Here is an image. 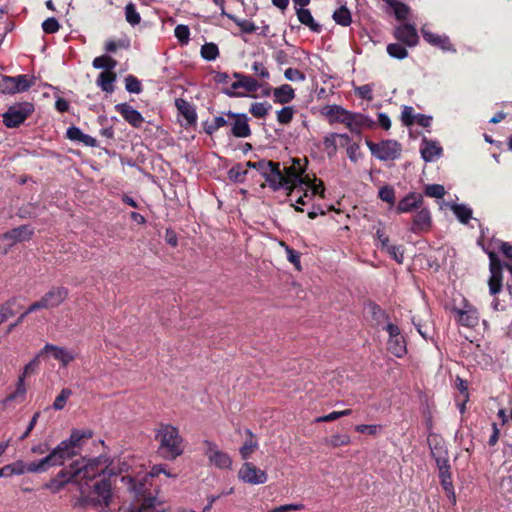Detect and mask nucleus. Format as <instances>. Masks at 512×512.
Instances as JSON below:
<instances>
[{"mask_svg": "<svg viewBox=\"0 0 512 512\" xmlns=\"http://www.w3.org/2000/svg\"><path fill=\"white\" fill-rule=\"evenodd\" d=\"M92 436L93 432L90 429L73 430L68 439L61 441L47 456L39 460L43 472L50 467L63 465L67 459L77 454V448L81 446L82 440Z\"/></svg>", "mask_w": 512, "mask_h": 512, "instance_id": "nucleus-1", "label": "nucleus"}, {"mask_svg": "<svg viewBox=\"0 0 512 512\" xmlns=\"http://www.w3.org/2000/svg\"><path fill=\"white\" fill-rule=\"evenodd\" d=\"M158 454L166 460H175L185 451V440L179 429L168 423H160L155 430Z\"/></svg>", "mask_w": 512, "mask_h": 512, "instance_id": "nucleus-2", "label": "nucleus"}, {"mask_svg": "<svg viewBox=\"0 0 512 512\" xmlns=\"http://www.w3.org/2000/svg\"><path fill=\"white\" fill-rule=\"evenodd\" d=\"M42 356L43 355H39L38 352L35 357L24 366L22 373L18 376L15 391L0 401V412L13 408V403H22L25 401L27 393L25 379L37 372L40 364V357Z\"/></svg>", "mask_w": 512, "mask_h": 512, "instance_id": "nucleus-3", "label": "nucleus"}, {"mask_svg": "<svg viewBox=\"0 0 512 512\" xmlns=\"http://www.w3.org/2000/svg\"><path fill=\"white\" fill-rule=\"evenodd\" d=\"M165 474L168 477H171L172 475L166 471L165 465H155L152 467L151 471L146 474L143 478L136 480L130 477H122V481L128 480L130 486V489L135 493V495L142 497V501L145 500L146 495H154L156 493V489L152 488V483L150 480L158 476L159 474Z\"/></svg>", "mask_w": 512, "mask_h": 512, "instance_id": "nucleus-4", "label": "nucleus"}, {"mask_svg": "<svg viewBox=\"0 0 512 512\" xmlns=\"http://www.w3.org/2000/svg\"><path fill=\"white\" fill-rule=\"evenodd\" d=\"M81 499L80 504L83 506L92 505L97 506L109 504L111 499V484L109 480L102 479L93 485L92 490L86 494L83 487H80Z\"/></svg>", "mask_w": 512, "mask_h": 512, "instance_id": "nucleus-5", "label": "nucleus"}, {"mask_svg": "<svg viewBox=\"0 0 512 512\" xmlns=\"http://www.w3.org/2000/svg\"><path fill=\"white\" fill-rule=\"evenodd\" d=\"M460 298L459 304H456V299H454L453 304L449 307L450 311L454 314L455 321L464 327H476L480 319L478 310L465 298L461 296Z\"/></svg>", "mask_w": 512, "mask_h": 512, "instance_id": "nucleus-6", "label": "nucleus"}, {"mask_svg": "<svg viewBox=\"0 0 512 512\" xmlns=\"http://www.w3.org/2000/svg\"><path fill=\"white\" fill-rule=\"evenodd\" d=\"M76 475H78L80 486L83 480H92L95 476L103 473L108 469L107 459L104 457H97L93 459H82L74 463Z\"/></svg>", "mask_w": 512, "mask_h": 512, "instance_id": "nucleus-7", "label": "nucleus"}, {"mask_svg": "<svg viewBox=\"0 0 512 512\" xmlns=\"http://www.w3.org/2000/svg\"><path fill=\"white\" fill-rule=\"evenodd\" d=\"M34 234L29 225H21L0 235V253L7 254L16 244L29 241Z\"/></svg>", "mask_w": 512, "mask_h": 512, "instance_id": "nucleus-8", "label": "nucleus"}, {"mask_svg": "<svg viewBox=\"0 0 512 512\" xmlns=\"http://www.w3.org/2000/svg\"><path fill=\"white\" fill-rule=\"evenodd\" d=\"M371 154L381 161L394 160L399 157L401 147L394 140H383L380 143H374L371 140L365 141Z\"/></svg>", "mask_w": 512, "mask_h": 512, "instance_id": "nucleus-9", "label": "nucleus"}, {"mask_svg": "<svg viewBox=\"0 0 512 512\" xmlns=\"http://www.w3.org/2000/svg\"><path fill=\"white\" fill-rule=\"evenodd\" d=\"M33 111L34 106L29 102L14 104L3 114V123L8 128L18 127Z\"/></svg>", "mask_w": 512, "mask_h": 512, "instance_id": "nucleus-10", "label": "nucleus"}, {"mask_svg": "<svg viewBox=\"0 0 512 512\" xmlns=\"http://www.w3.org/2000/svg\"><path fill=\"white\" fill-rule=\"evenodd\" d=\"M304 172L305 167L302 164V160L299 158L292 159V164L289 167H286L283 173L284 179L287 181L286 189L289 190V192L293 191L297 187L308 185L306 176H303Z\"/></svg>", "mask_w": 512, "mask_h": 512, "instance_id": "nucleus-11", "label": "nucleus"}, {"mask_svg": "<svg viewBox=\"0 0 512 512\" xmlns=\"http://www.w3.org/2000/svg\"><path fill=\"white\" fill-rule=\"evenodd\" d=\"M34 84L33 79L22 74L15 77L3 76L0 79V92L3 94H15L29 90Z\"/></svg>", "mask_w": 512, "mask_h": 512, "instance_id": "nucleus-12", "label": "nucleus"}, {"mask_svg": "<svg viewBox=\"0 0 512 512\" xmlns=\"http://www.w3.org/2000/svg\"><path fill=\"white\" fill-rule=\"evenodd\" d=\"M203 453L208 458L209 463L219 469H229L232 465L230 456L220 450L216 443L210 440L202 442Z\"/></svg>", "mask_w": 512, "mask_h": 512, "instance_id": "nucleus-13", "label": "nucleus"}, {"mask_svg": "<svg viewBox=\"0 0 512 512\" xmlns=\"http://www.w3.org/2000/svg\"><path fill=\"white\" fill-rule=\"evenodd\" d=\"M385 330L389 334L387 349L396 357L400 358L406 354V341L401 335L400 328L397 325L388 323Z\"/></svg>", "mask_w": 512, "mask_h": 512, "instance_id": "nucleus-14", "label": "nucleus"}, {"mask_svg": "<svg viewBox=\"0 0 512 512\" xmlns=\"http://www.w3.org/2000/svg\"><path fill=\"white\" fill-rule=\"evenodd\" d=\"M238 478L251 485L264 484L268 480L267 473L251 462H245L238 471Z\"/></svg>", "mask_w": 512, "mask_h": 512, "instance_id": "nucleus-15", "label": "nucleus"}, {"mask_svg": "<svg viewBox=\"0 0 512 512\" xmlns=\"http://www.w3.org/2000/svg\"><path fill=\"white\" fill-rule=\"evenodd\" d=\"M1 469L3 471V477L23 475L25 473H43V469L39 461L26 464L22 460H17L13 463L5 465Z\"/></svg>", "mask_w": 512, "mask_h": 512, "instance_id": "nucleus-16", "label": "nucleus"}, {"mask_svg": "<svg viewBox=\"0 0 512 512\" xmlns=\"http://www.w3.org/2000/svg\"><path fill=\"white\" fill-rule=\"evenodd\" d=\"M50 353L51 356L60 362L62 367H66L70 362L75 360L76 354L74 351L69 350L62 346H57L47 343L40 351L39 355H45Z\"/></svg>", "mask_w": 512, "mask_h": 512, "instance_id": "nucleus-17", "label": "nucleus"}, {"mask_svg": "<svg viewBox=\"0 0 512 512\" xmlns=\"http://www.w3.org/2000/svg\"><path fill=\"white\" fill-rule=\"evenodd\" d=\"M226 116L231 118V133L235 137L246 138L251 135V129L246 114H237L229 111L226 113Z\"/></svg>", "mask_w": 512, "mask_h": 512, "instance_id": "nucleus-18", "label": "nucleus"}, {"mask_svg": "<svg viewBox=\"0 0 512 512\" xmlns=\"http://www.w3.org/2000/svg\"><path fill=\"white\" fill-rule=\"evenodd\" d=\"M437 450L438 455L436 456V452L432 450L433 456H435L436 463L439 469V476L441 479V484L445 491L452 492L453 485L451 480V475L449 473V463L448 460L442 455V449L441 448H435Z\"/></svg>", "mask_w": 512, "mask_h": 512, "instance_id": "nucleus-19", "label": "nucleus"}, {"mask_svg": "<svg viewBox=\"0 0 512 512\" xmlns=\"http://www.w3.org/2000/svg\"><path fill=\"white\" fill-rule=\"evenodd\" d=\"M341 120L342 124H344L351 132L357 134H360L362 129L369 128L373 124L372 120L360 113L349 112L347 116Z\"/></svg>", "mask_w": 512, "mask_h": 512, "instance_id": "nucleus-20", "label": "nucleus"}, {"mask_svg": "<svg viewBox=\"0 0 512 512\" xmlns=\"http://www.w3.org/2000/svg\"><path fill=\"white\" fill-rule=\"evenodd\" d=\"M69 291L62 286H54L47 291L41 298L46 309L60 306L68 297Z\"/></svg>", "mask_w": 512, "mask_h": 512, "instance_id": "nucleus-21", "label": "nucleus"}, {"mask_svg": "<svg viewBox=\"0 0 512 512\" xmlns=\"http://www.w3.org/2000/svg\"><path fill=\"white\" fill-rule=\"evenodd\" d=\"M115 110L125 119V121L135 128H140L144 123V118L141 113L127 103L115 105Z\"/></svg>", "mask_w": 512, "mask_h": 512, "instance_id": "nucleus-22", "label": "nucleus"}, {"mask_svg": "<svg viewBox=\"0 0 512 512\" xmlns=\"http://www.w3.org/2000/svg\"><path fill=\"white\" fill-rule=\"evenodd\" d=\"M394 35L396 39L403 42L409 47L417 45L419 37L416 28L410 24H403L395 29Z\"/></svg>", "mask_w": 512, "mask_h": 512, "instance_id": "nucleus-23", "label": "nucleus"}, {"mask_svg": "<svg viewBox=\"0 0 512 512\" xmlns=\"http://www.w3.org/2000/svg\"><path fill=\"white\" fill-rule=\"evenodd\" d=\"M431 214L427 208H421L413 217L412 226L410 230L413 233H420L430 229L431 227Z\"/></svg>", "mask_w": 512, "mask_h": 512, "instance_id": "nucleus-24", "label": "nucleus"}, {"mask_svg": "<svg viewBox=\"0 0 512 512\" xmlns=\"http://www.w3.org/2000/svg\"><path fill=\"white\" fill-rule=\"evenodd\" d=\"M423 202V197L421 194L417 193H409L403 199H401L396 207V212L398 214L411 212L414 209H418L421 207Z\"/></svg>", "mask_w": 512, "mask_h": 512, "instance_id": "nucleus-25", "label": "nucleus"}, {"mask_svg": "<svg viewBox=\"0 0 512 512\" xmlns=\"http://www.w3.org/2000/svg\"><path fill=\"white\" fill-rule=\"evenodd\" d=\"M268 185L274 190L277 191L280 188H285L287 186V181L284 179V174L280 170L279 163H275L272 166V169L269 170L268 174L264 177Z\"/></svg>", "mask_w": 512, "mask_h": 512, "instance_id": "nucleus-26", "label": "nucleus"}, {"mask_svg": "<svg viewBox=\"0 0 512 512\" xmlns=\"http://www.w3.org/2000/svg\"><path fill=\"white\" fill-rule=\"evenodd\" d=\"M420 151L424 161L431 162L441 156L442 147L435 141L423 139Z\"/></svg>", "mask_w": 512, "mask_h": 512, "instance_id": "nucleus-27", "label": "nucleus"}, {"mask_svg": "<svg viewBox=\"0 0 512 512\" xmlns=\"http://www.w3.org/2000/svg\"><path fill=\"white\" fill-rule=\"evenodd\" d=\"M421 32H422V35H423V38L425 39V41H427L431 45L437 46L444 51L453 50L452 45L447 36H441V35L434 34L432 32H429L428 30H426L424 27L421 29Z\"/></svg>", "mask_w": 512, "mask_h": 512, "instance_id": "nucleus-28", "label": "nucleus"}, {"mask_svg": "<svg viewBox=\"0 0 512 512\" xmlns=\"http://www.w3.org/2000/svg\"><path fill=\"white\" fill-rule=\"evenodd\" d=\"M296 15L299 22L307 26L311 31L319 33L321 31V25L316 22L309 9L305 7H296Z\"/></svg>", "mask_w": 512, "mask_h": 512, "instance_id": "nucleus-29", "label": "nucleus"}, {"mask_svg": "<svg viewBox=\"0 0 512 512\" xmlns=\"http://www.w3.org/2000/svg\"><path fill=\"white\" fill-rule=\"evenodd\" d=\"M67 137L73 141H79L86 146H96V139L90 135L84 134L78 127L72 126L67 129Z\"/></svg>", "mask_w": 512, "mask_h": 512, "instance_id": "nucleus-30", "label": "nucleus"}, {"mask_svg": "<svg viewBox=\"0 0 512 512\" xmlns=\"http://www.w3.org/2000/svg\"><path fill=\"white\" fill-rule=\"evenodd\" d=\"M116 81V74L113 71H103L99 74L96 84L103 91L112 93L114 91V82Z\"/></svg>", "mask_w": 512, "mask_h": 512, "instance_id": "nucleus-31", "label": "nucleus"}, {"mask_svg": "<svg viewBox=\"0 0 512 512\" xmlns=\"http://www.w3.org/2000/svg\"><path fill=\"white\" fill-rule=\"evenodd\" d=\"M275 102L286 104L292 101L295 97L294 89L288 85L283 84L274 89Z\"/></svg>", "mask_w": 512, "mask_h": 512, "instance_id": "nucleus-32", "label": "nucleus"}, {"mask_svg": "<svg viewBox=\"0 0 512 512\" xmlns=\"http://www.w3.org/2000/svg\"><path fill=\"white\" fill-rule=\"evenodd\" d=\"M233 77L238 79L240 88L249 93H254L260 88V84L252 76L236 72L233 74Z\"/></svg>", "mask_w": 512, "mask_h": 512, "instance_id": "nucleus-33", "label": "nucleus"}, {"mask_svg": "<svg viewBox=\"0 0 512 512\" xmlns=\"http://www.w3.org/2000/svg\"><path fill=\"white\" fill-rule=\"evenodd\" d=\"M348 113L349 111L339 105H328L325 107V115L329 118L331 123H342L341 119H344Z\"/></svg>", "mask_w": 512, "mask_h": 512, "instance_id": "nucleus-34", "label": "nucleus"}, {"mask_svg": "<svg viewBox=\"0 0 512 512\" xmlns=\"http://www.w3.org/2000/svg\"><path fill=\"white\" fill-rule=\"evenodd\" d=\"M176 106L189 124L195 123L197 115L195 109L185 100L177 99Z\"/></svg>", "mask_w": 512, "mask_h": 512, "instance_id": "nucleus-35", "label": "nucleus"}, {"mask_svg": "<svg viewBox=\"0 0 512 512\" xmlns=\"http://www.w3.org/2000/svg\"><path fill=\"white\" fill-rule=\"evenodd\" d=\"M333 20L341 26L347 27L352 22V16L349 9L343 5L334 11L332 15Z\"/></svg>", "mask_w": 512, "mask_h": 512, "instance_id": "nucleus-36", "label": "nucleus"}, {"mask_svg": "<svg viewBox=\"0 0 512 512\" xmlns=\"http://www.w3.org/2000/svg\"><path fill=\"white\" fill-rule=\"evenodd\" d=\"M247 434H249L250 437L244 442L239 450L240 455L244 460H248L258 448V442L254 439L252 432L247 430Z\"/></svg>", "mask_w": 512, "mask_h": 512, "instance_id": "nucleus-37", "label": "nucleus"}, {"mask_svg": "<svg viewBox=\"0 0 512 512\" xmlns=\"http://www.w3.org/2000/svg\"><path fill=\"white\" fill-rule=\"evenodd\" d=\"M451 210L453 211L457 219L463 224H467L472 217V209L467 205L452 204Z\"/></svg>", "mask_w": 512, "mask_h": 512, "instance_id": "nucleus-38", "label": "nucleus"}, {"mask_svg": "<svg viewBox=\"0 0 512 512\" xmlns=\"http://www.w3.org/2000/svg\"><path fill=\"white\" fill-rule=\"evenodd\" d=\"M350 442H351V439L348 434H340V433H336L324 440V443L331 448L346 446V445L350 444Z\"/></svg>", "mask_w": 512, "mask_h": 512, "instance_id": "nucleus-39", "label": "nucleus"}, {"mask_svg": "<svg viewBox=\"0 0 512 512\" xmlns=\"http://www.w3.org/2000/svg\"><path fill=\"white\" fill-rule=\"evenodd\" d=\"M337 139L338 133H329L323 139L324 150L330 158L337 152Z\"/></svg>", "mask_w": 512, "mask_h": 512, "instance_id": "nucleus-40", "label": "nucleus"}, {"mask_svg": "<svg viewBox=\"0 0 512 512\" xmlns=\"http://www.w3.org/2000/svg\"><path fill=\"white\" fill-rule=\"evenodd\" d=\"M92 65L96 69H104L105 71H112L116 67L117 62L113 58L104 55V56L96 57L93 60Z\"/></svg>", "mask_w": 512, "mask_h": 512, "instance_id": "nucleus-41", "label": "nucleus"}, {"mask_svg": "<svg viewBox=\"0 0 512 512\" xmlns=\"http://www.w3.org/2000/svg\"><path fill=\"white\" fill-rule=\"evenodd\" d=\"M67 471H59V473L51 479L45 487L51 490L52 493H57L67 484V480H61V477H66Z\"/></svg>", "mask_w": 512, "mask_h": 512, "instance_id": "nucleus-42", "label": "nucleus"}, {"mask_svg": "<svg viewBox=\"0 0 512 512\" xmlns=\"http://www.w3.org/2000/svg\"><path fill=\"white\" fill-rule=\"evenodd\" d=\"M388 4L393 8L395 17L398 20H405L409 14V7L396 0H388Z\"/></svg>", "mask_w": 512, "mask_h": 512, "instance_id": "nucleus-43", "label": "nucleus"}, {"mask_svg": "<svg viewBox=\"0 0 512 512\" xmlns=\"http://www.w3.org/2000/svg\"><path fill=\"white\" fill-rule=\"evenodd\" d=\"M225 15L229 19H231L244 33H253L257 29L256 25L250 20L239 19L232 14H225Z\"/></svg>", "mask_w": 512, "mask_h": 512, "instance_id": "nucleus-44", "label": "nucleus"}, {"mask_svg": "<svg viewBox=\"0 0 512 512\" xmlns=\"http://www.w3.org/2000/svg\"><path fill=\"white\" fill-rule=\"evenodd\" d=\"M270 109L271 105L267 102H255L251 105L249 111L256 118H264Z\"/></svg>", "mask_w": 512, "mask_h": 512, "instance_id": "nucleus-45", "label": "nucleus"}, {"mask_svg": "<svg viewBox=\"0 0 512 512\" xmlns=\"http://www.w3.org/2000/svg\"><path fill=\"white\" fill-rule=\"evenodd\" d=\"M125 18L126 21L132 26L139 24L141 21L140 14L136 11L135 5L131 2L128 3L125 7Z\"/></svg>", "mask_w": 512, "mask_h": 512, "instance_id": "nucleus-46", "label": "nucleus"}, {"mask_svg": "<svg viewBox=\"0 0 512 512\" xmlns=\"http://www.w3.org/2000/svg\"><path fill=\"white\" fill-rule=\"evenodd\" d=\"M489 292L491 295L498 294L502 289V273H490V278L488 281Z\"/></svg>", "mask_w": 512, "mask_h": 512, "instance_id": "nucleus-47", "label": "nucleus"}, {"mask_svg": "<svg viewBox=\"0 0 512 512\" xmlns=\"http://www.w3.org/2000/svg\"><path fill=\"white\" fill-rule=\"evenodd\" d=\"M387 53L390 57L404 59L408 56V51L404 46L398 43H392L387 46Z\"/></svg>", "mask_w": 512, "mask_h": 512, "instance_id": "nucleus-48", "label": "nucleus"}, {"mask_svg": "<svg viewBox=\"0 0 512 512\" xmlns=\"http://www.w3.org/2000/svg\"><path fill=\"white\" fill-rule=\"evenodd\" d=\"M201 55L205 60L213 61L219 55V50L216 44L206 43L201 47Z\"/></svg>", "mask_w": 512, "mask_h": 512, "instance_id": "nucleus-49", "label": "nucleus"}, {"mask_svg": "<svg viewBox=\"0 0 512 512\" xmlns=\"http://www.w3.org/2000/svg\"><path fill=\"white\" fill-rule=\"evenodd\" d=\"M294 113L295 110L293 107H283L281 110L277 111V121L280 124L287 125L292 121Z\"/></svg>", "mask_w": 512, "mask_h": 512, "instance_id": "nucleus-50", "label": "nucleus"}, {"mask_svg": "<svg viewBox=\"0 0 512 512\" xmlns=\"http://www.w3.org/2000/svg\"><path fill=\"white\" fill-rule=\"evenodd\" d=\"M71 395H72V391L70 389H68V388L62 389L60 394L56 397V399L53 403V408L55 410H62L65 407L67 400Z\"/></svg>", "mask_w": 512, "mask_h": 512, "instance_id": "nucleus-51", "label": "nucleus"}, {"mask_svg": "<svg viewBox=\"0 0 512 512\" xmlns=\"http://www.w3.org/2000/svg\"><path fill=\"white\" fill-rule=\"evenodd\" d=\"M352 413V410L351 409H346V410H342V411H333L327 415H324V416H320L316 419V422L320 423V422H330V421H334V420H337L343 416H349L351 415Z\"/></svg>", "mask_w": 512, "mask_h": 512, "instance_id": "nucleus-52", "label": "nucleus"}, {"mask_svg": "<svg viewBox=\"0 0 512 512\" xmlns=\"http://www.w3.org/2000/svg\"><path fill=\"white\" fill-rule=\"evenodd\" d=\"M175 37L179 40L181 44H187L190 37V30L187 25L179 24L175 27L174 30Z\"/></svg>", "mask_w": 512, "mask_h": 512, "instance_id": "nucleus-53", "label": "nucleus"}, {"mask_svg": "<svg viewBox=\"0 0 512 512\" xmlns=\"http://www.w3.org/2000/svg\"><path fill=\"white\" fill-rule=\"evenodd\" d=\"M379 198L389 203L390 205H393L395 203V191L391 186H383L380 188L378 192Z\"/></svg>", "mask_w": 512, "mask_h": 512, "instance_id": "nucleus-54", "label": "nucleus"}, {"mask_svg": "<svg viewBox=\"0 0 512 512\" xmlns=\"http://www.w3.org/2000/svg\"><path fill=\"white\" fill-rule=\"evenodd\" d=\"M385 251L394 259L397 263L401 264L404 260V250L402 246L390 245Z\"/></svg>", "mask_w": 512, "mask_h": 512, "instance_id": "nucleus-55", "label": "nucleus"}, {"mask_svg": "<svg viewBox=\"0 0 512 512\" xmlns=\"http://www.w3.org/2000/svg\"><path fill=\"white\" fill-rule=\"evenodd\" d=\"M425 194L432 198H442L445 195V189L440 184H431L425 188Z\"/></svg>", "mask_w": 512, "mask_h": 512, "instance_id": "nucleus-56", "label": "nucleus"}, {"mask_svg": "<svg viewBox=\"0 0 512 512\" xmlns=\"http://www.w3.org/2000/svg\"><path fill=\"white\" fill-rule=\"evenodd\" d=\"M125 88L130 93L138 94L141 92V83L136 77L129 75L125 79Z\"/></svg>", "mask_w": 512, "mask_h": 512, "instance_id": "nucleus-57", "label": "nucleus"}, {"mask_svg": "<svg viewBox=\"0 0 512 512\" xmlns=\"http://www.w3.org/2000/svg\"><path fill=\"white\" fill-rule=\"evenodd\" d=\"M287 80L292 82H302L305 80V74L296 68H287L284 72Z\"/></svg>", "mask_w": 512, "mask_h": 512, "instance_id": "nucleus-58", "label": "nucleus"}, {"mask_svg": "<svg viewBox=\"0 0 512 512\" xmlns=\"http://www.w3.org/2000/svg\"><path fill=\"white\" fill-rule=\"evenodd\" d=\"M60 25L56 18L50 17L42 23V29L45 33L52 34L59 30Z\"/></svg>", "mask_w": 512, "mask_h": 512, "instance_id": "nucleus-59", "label": "nucleus"}, {"mask_svg": "<svg viewBox=\"0 0 512 512\" xmlns=\"http://www.w3.org/2000/svg\"><path fill=\"white\" fill-rule=\"evenodd\" d=\"M13 303V301H8L0 306V324L14 315V311L12 309Z\"/></svg>", "mask_w": 512, "mask_h": 512, "instance_id": "nucleus-60", "label": "nucleus"}, {"mask_svg": "<svg viewBox=\"0 0 512 512\" xmlns=\"http://www.w3.org/2000/svg\"><path fill=\"white\" fill-rule=\"evenodd\" d=\"M155 499L152 497L145 498V500L142 501V505L137 510H130L129 512H159V510H156L155 507Z\"/></svg>", "mask_w": 512, "mask_h": 512, "instance_id": "nucleus-61", "label": "nucleus"}, {"mask_svg": "<svg viewBox=\"0 0 512 512\" xmlns=\"http://www.w3.org/2000/svg\"><path fill=\"white\" fill-rule=\"evenodd\" d=\"M282 246L285 247V251L287 253V259L294 264V266L300 270V254L295 251L294 249L290 248L289 246L285 245L283 242L281 243Z\"/></svg>", "mask_w": 512, "mask_h": 512, "instance_id": "nucleus-62", "label": "nucleus"}, {"mask_svg": "<svg viewBox=\"0 0 512 512\" xmlns=\"http://www.w3.org/2000/svg\"><path fill=\"white\" fill-rule=\"evenodd\" d=\"M252 71L255 73L256 76L262 79H268L270 77L268 69L264 66L262 62H254L252 64Z\"/></svg>", "mask_w": 512, "mask_h": 512, "instance_id": "nucleus-63", "label": "nucleus"}, {"mask_svg": "<svg viewBox=\"0 0 512 512\" xmlns=\"http://www.w3.org/2000/svg\"><path fill=\"white\" fill-rule=\"evenodd\" d=\"M372 86L369 84L359 86L355 89L356 94L362 99H366L368 101L372 100Z\"/></svg>", "mask_w": 512, "mask_h": 512, "instance_id": "nucleus-64", "label": "nucleus"}]
</instances>
